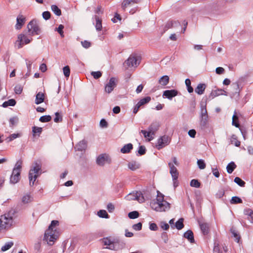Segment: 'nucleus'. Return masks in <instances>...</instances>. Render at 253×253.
Here are the masks:
<instances>
[{
  "label": "nucleus",
  "mask_w": 253,
  "mask_h": 253,
  "mask_svg": "<svg viewBox=\"0 0 253 253\" xmlns=\"http://www.w3.org/2000/svg\"><path fill=\"white\" fill-rule=\"evenodd\" d=\"M58 225V220H52L48 228L45 232L44 240L50 245H53L59 236V232L56 228V227Z\"/></svg>",
  "instance_id": "1"
},
{
  "label": "nucleus",
  "mask_w": 253,
  "mask_h": 253,
  "mask_svg": "<svg viewBox=\"0 0 253 253\" xmlns=\"http://www.w3.org/2000/svg\"><path fill=\"white\" fill-rule=\"evenodd\" d=\"M126 198L127 200H137L140 204L149 199V197H145L140 191H137L135 193H130Z\"/></svg>",
  "instance_id": "6"
},
{
  "label": "nucleus",
  "mask_w": 253,
  "mask_h": 253,
  "mask_svg": "<svg viewBox=\"0 0 253 253\" xmlns=\"http://www.w3.org/2000/svg\"><path fill=\"white\" fill-rule=\"evenodd\" d=\"M51 14L49 11H44L42 13V17L45 20H48L50 18Z\"/></svg>",
  "instance_id": "61"
},
{
  "label": "nucleus",
  "mask_w": 253,
  "mask_h": 253,
  "mask_svg": "<svg viewBox=\"0 0 253 253\" xmlns=\"http://www.w3.org/2000/svg\"><path fill=\"white\" fill-rule=\"evenodd\" d=\"M22 164H23V162L21 160H18L16 162L13 170H16V171H19V172H21Z\"/></svg>",
  "instance_id": "37"
},
{
  "label": "nucleus",
  "mask_w": 253,
  "mask_h": 253,
  "mask_svg": "<svg viewBox=\"0 0 253 253\" xmlns=\"http://www.w3.org/2000/svg\"><path fill=\"white\" fill-rule=\"evenodd\" d=\"M199 225L200 226L201 230L204 235H207L209 233V225L208 223L204 222H199Z\"/></svg>",
  "instance_id": "24"
},
{
  "label": "nucleus",
  "mask_w": 253,
  "mask_h": 253,
  "mask_svg": "<svg viewBox=\"0 0 253 253\" xmlns=\"http://www.w3.org/2000/svg\"><path fill=\"white\" fill-rule=\"evenodd\" d=\"M168 164L169 168L170 169L169 172L171 175L172 179H178L179 173L176 168L174 166V165L171 162L169 163Z\"/></svg>",
  "instance_id": "17"
},
{
  "label": "nucleus",
  "mask_w": 253,
  "mask_h": 253,
  "mask_svg": "<svg viewBox=\"0 0 253 253\" xmlns=\"http://www.w3.org/2000/svg\"><path fill=\"white\" fill-rule=\"evenodd\" d=\"M13 245V243L12 242H7L1 247V250L2 252H5L9 250Z\"/></svg>",
  "instance_id": "46"
},
{
  "label": "nucleus",
  "mask_w": 253,
  "mask_h": 253,
  "mask_svg": "<svg viewBox=\"0 0 253 253\" xmlns=\"http://www.w3.org/2000/svg\"><path fill=\"white\" fill-rule=\"evenodd\" d=\"M139 213L137 211H133L128 213V216L130 219H135L138 217Z\"/></svg>",
  "instance_id": "43"
},
{
  "label": "nucleus",
  "mask_w": 253,
  "mask_h": 253,
  "mask_svg": "<svg viewBox=\"0 0 253 253\" xmlns=\"http://www.w3.org/2000/svg\"><path fill=\"white\" fill-rule=\"evenodd\" d=\"M230 233L231 234V237L235 238V241L237 242V231L235 226H232L230 229Z\"/></svg>",
  "instance_id": "39"
},
{
  "label": "nucleus",
  "mask_w": 253,
  "mask_h": 253,
  "mask_svg": "<svg viewBox=\"0 0 253 253\" xmlns=\"http://www.w3.org/2000/svg\"><path fill=\"white\" fill-rule=\"evenodd\" d=\"M15 211L11 210L7 213L1 216L0 218V227L1 229H8L13 223V218Z\"/></svg>",
  "instance_id": "4"
},
{
  "label": "nucleus",
  "mask_w": 253,
  "mask_h": 253,
  "mask_svg": "<svg viewBox=\"0 0 253 253\" xmlns=\"http://www.w3.org/2000/svg\"><path fill=\"white\" fill-rule=\"evenodd\" d=\"M177 23L176 21H168L164 27L163 32L162 34L164 33L166 31L168 30L169 29L172 28L174 26V24H177Z\"/></svg>",
  "instance_id": "29"
},
{
  "label": "nucleus",
  "mask_w": 253,
  "mask_h": 253,
  "mask_svg": "<svg viewBox=\"0 0 253 253\" xmlns=\"http://www.w3.org/2000/svg\"><path fill=\"white\" fill-rule=\"evenodd\" d=\"M200 183L197 179H192L190 182V186L195 188H199L200 186Z\"/></svg>",
  "instance_id": "50"
},
{
  "label": "nucleus",
  "mask_w": 253,
  "mask_h": 253,
  "mask_svg": "<svg viewBox=\"0 0 253 253\" xmlns=\"http://www.w3.org/2000/svg\"><path fill=\"white\" fill-rule=\"evenodd\" d=\"M184 237L187 239L191 243H194L195 242L194 235L193 232L189 230L187 231L184 234Z\"/></svg>",
  "instance_id": "23"
},
{
  "label": "nucleus",
  "mask_w": 253,
  "mask_h": 253,
  "mask_svg": "<svg viewBox=\"0 0 253 253\" xmlns=\"http://www.w3.org/2000/svg\"><path fill=\"white\" fill-rule=\"evenodd\" d=\"M32 40V38L29 39L27 36L24 34H19L17 37V40L15 42V45L17 46L18 49L21 48L24 45L30 43Z\"/></svg>",
  "instance_id": "7"
},
{
  "label": "nucleus",
  "mask_w": 253,
  "mask_h": 253,
  "mask_svg": "<svg viewBox=\"0 0 253 253\" xmlns=\"http://www.w3.org/2000/svg\"><path fill=\"white\" fill-rule=\"evenodd\" d=\"M81 43L82 46L85 48H88L91 46V43L87 41H83Z\"/></svg>",
  "instance_id": "60"
},
{
  "label": "nucleus",
  "mask_w": 253,
  "mask_h": 253,
  "mask_svg": "<svg viewBox=\"0 0 253 253\" xmlns=\"http://www.w3.org/2000/svg\"><path fill=\"white\" fill-rule=\"evenodd\" d=\"M169 78L168 76L165 75L162 77L159 80V84L165 86L169 83Z\"/></svg>",
  "instance_id": "30"
},
{
  "label": "nucleus",
  "mask_w": 253,
  "mask_h": 253,
  "mask_svg": "<svg viewBox=\"0 0 253 253\" xmlns=\"http://www.w3.org/2000/svg\"><path fill=\"white\" fill-rule=\"evenodd\" d=\"M170 207H155L154 210L158 212L166 211L169 209Z\"/></svg>",
  "instance_id": "42"
},
{
  "label": "nucleus",
  "mask_w": 253,
  "mask_h": 253,
  "mask_svg": "<svg viewBox=\"0 0 253 253\" xmlns=\"http://www.w3.org/2000/svg\"><path fill=\"white\" fill-rule=\"evenodd\" d=\"M224 92V91L221 89L212 90L210 94V97H211V98H213L215 97L223 94Z\"/></svg>",
  "instance_id": "32"
},
{
  "label": "nucleus",
  "mask_w": 253,
  "mask_h": 253,
  "mask_svg": "<svg viewBox=\"0 0 253 253\" xmlns=\"http://www.w3.org/2000/svg\"><path fill=\"white\" fill-rule=\"evenodd\" d=\"M63 71L64 76L68 78L69 77L70 74V69L68 66H66L63 68Z\"/></svg>",
  "instance_id": "52"
},
{
  "label": "nucleus",
  "mask_w": 253,
  "mask_h": 253,
  "mask_svg": "<svg viewBox=\"0 0 253 253\" xmlns=\"http://www.w3.org/2000/svg\"><path fill=\"white\" fill-rule=\"evenodd\" d=\"M215 72L217 74L221 75L224 73L225 70L223 68L219 67L216 68Z\"/></svg>",
  "instance_id": "62"
},
{
  "label": "nucleus",
  "mask_w": 253,
  "mask_h": 253,
  "mask_svg": "<svg viewBox=\"0 0 253 253\" xmlns=\"http://www.w3.org/2000/svg\"><path fill=\"white\" fill-rule=\"evenodd\" d=\"M128 167L131 170H135L140 168V164L136 161H132L128 164Z\"/></svg>",
  "instance_id": "31"
},
{
  "label": "nucleus",
  "mask_w": 253,
  "mask_h": 253,
  "mask_svg": "<svg viewBox=\"0 0 253 253\" xmlns=\"http://www.w3.org/2000/svg\"><path fill=\"white\" fill-rule=\"evenodd\" d=\"M51 117L50 115H45L40 117L39 121L42 123H47L50 121Z\"/></svg>",
  "instance_id": "45"
},
{
  "label": "nucleus",
  "mask_w": 253,
  "mask_h": 253,
  "mask_svg": "<svg viewBox=\"0 0 253 253\" xmlns=\"http://www.w3.org/2000/svg\"><path fill=\"white\" fill-rule=\"evenodd\" d=\"M157 202L158 206H170V204L164 200V195L160 191H157Z\"/></svg>",
  "instance_id": "14"
},
{
  "label": "nucleus",
  "mask_w": 253,
  "mask_h": 253,
  "mask_svg": "<svg viewBox=\"0 0 253 253\" xmlns=\"http://www.w3.org/2000/svg\"><path fill=\"white\" fill-rule=\"evenodd\" d=\"M236 168V165L234 162L230 163L229 164H228L226 167L227 172L229 173H231Z\"/></svg>",
  "instance_id": "36"
},
{
  "label": "nucleus",
  "mask_w": 253,
  "mask_h": 253,
  "mask_svg": "<svg viewBox=\"0 0 253 253\" xmlns=\"http://www.w3.org/2000/svg\"><path fill=\"white\" fill-rule=\"evenodd\" d=\"M33 200V197L28 194H27L23 196L22 198V202L23 204H26L30 203Z\"/></svg>",
  "instance_id": "34"
},
{
  "label": "nucleus",
  "mask_w": 253,
  "mask_h": 253,
  "mask_svg": "<svg viewBox=\"0 0 253 253\" xmlns=\"http://www.w3.org/2000/svg\"><path fill=\"white\" fill-rule=\"evenodd\" d=\"M178 94V91L175 89L166 90L164 91L163 96L169 99H171L173 97L176 96Z\"/></svg>",
  "instance_id": "19"
},
{
  "label": "nucleus",
  "mask_w": 253,
  "mask_h": 253,
  "mask_svg": "<svg viewBox=\"0 0 253 253\" xmlns=\"http://www.w3.org/2000/svg\"><path fill=\"white\" fill-rule=\"evenodd\" d=\"M64 27L63 25L60 24L59 25L57 29V32L59 33V34L60 35L61 37H64V32H63V29Z\"/></svg>",
  "instance_id": "57"
},
{
  "label": "nucleus",
  "mask_w": 253,
  "mask_h": 253,
  "mask_svg": "<svg viewBox=\"0 0 253 253\" xmlns=\"http://www.w3.org/2000/svg\"><path fill=\"white\" fill-rule=\"evenodd\" d=\"M51 9L56 15L60 16L61 15V11L57 5H52L51 6Z\"/></svg>",
  "instance_id": "41"
},
{
  "label": "nucleus",
  "mask_w": 253,
  "mask_h": 253,
  "mask_svg": "<svg viewBox=\"0 0 253 253\" xmlns=\"http://www.w3.org/2000/svg\"><path fill=\"white\" fill-rule=\"evenodd\" d=\"M197 165L198 166V167L201 169H204L206 167V165L205 163V161L202 159H200L197 161Z\"/></svg>",
  "instance_id": "49"
},
{
  "label": "nucleus",
  "mask_w": 253,
  "mask_h": 253,
  "mask_svg": "<svg viewBox=\"0 0 253 253\" xmlns=\"http://www.w3.org/2000/svg\"><path fill=\"white\" fill-rule=\"evenodd\" d=\"M28 32L32 36L39 35L40 33V29L36 20H31L27 25Z\"/></svg>",
  "instance_id": "8"
},
{
  "label": "nucleus",
  "mask_w": 253,
  "mask_h": 253,
  "mask_svg": "<svg viewBox=\"0 0 253 253\" xmlns=\"http://www.w3.org/2000/svg\"><path fill=\"white\" fill-rule=\"evenodd\" d=\"M87 147V142L84 140L80 141L75 147V149L79 151H83L86 149Z\"/></svg>",
  "instance_id": "22"
},
{
  "label": "nucleus",
  "mask_w": 253,
  "mask_h": 253,
  "mask_svg": "<svg viewBox=\"0 0 253 253\" xmlns=\"http://www.w3.org/2000/svg\"><path fill=\"white\" fill-rule=\"evenodd\" d=\"M107 162L110 163V159L105 154H101L97 158L96 163L98 165L103 166Z\"/></svg>",
  "instance_id": "12"
},
{
  "label": "nucleus",
  "mask_w": 253,
  "mask_h": 253,
  "mask_svg": "<svg viewBox=\"0 0 253 253\" xmlns=\"http://www.w3.org/2000/svg\"><path fill=\"white\" fill-rule=\"evenodd\" d=\"M230 143L237 146V137L236 135H233L230 138Z\"/></svg>",
  "instance_id": "56"
},
{
  "label": "nucleus",
  "mask_w": 253,
  "mask_h": 253,
  "mask_svg": "<svg viewBox=\"0 0 253 253\" xmlns=\"http://www.w3.org/2000/svg\"><path fill=\"white\" fill-rule=\"evenodd\" d=\"M150 100L151 97L150 96H147L146 97L141 99L138 103L141 106L149 103L150 101Z\"/></svg>",
  "instance_id": "40"
},
{
  "label": "nucleus",
  "mask_w": 253,
  "mask_h": 253,
  "mask_svg": "<svg viewBox=\"0 0 253 253\" xmlns=\"http://www.w3.org/2000/svg\"><path fill=\"white\" fill-rule=\"evenodd\" d=\"M100 125L102 127H106L108 126V123L105 119H102L100 122Z\"/></svg>",
  "instance_id": "64"
},
{
  "label": "nucleus",
  "mask_w": 253,
  "mask_h": 253,
  "mask_svg": "<svg viewBox=\"0 0 253 253\" xmlns=\"http://www.w3.org/2000/svg\"><path fill=\"white\" fill-rule=\"evenodd\" d=\"M55 117L54 119V121L55 123H59L62 121V116L58 113H55Z\"/></svg>",
  "instance_id": "51"
},
{
  "label": "nucleus",
  "mask_w": 253,
  "mask_h": 253,
  "mask_svg": "<svg viewBox=\"0 0 253 253\" xmlns=\"http://www.w3.org/2000/svg\"><path fill=\"white\" fill-rule=\"evenodd\" d=\"M158 128L159 125L157 123H153L149 126L148 131L141 130V133L143 134L144 137L148 138V141H151L154 138L152 135L155 134Z\"/></svg>",
  "instance_id": "5"
},
{
  "label": "nucleus",
  "mask_w": 253,
  "mask_h": 253,
  "mask_svg": "<svg viewBox=\"0 0 253 253\" xmlns=\"http://www.w3.org/2000/svg\"><path fill=\"white\" fill-rule=\"evenodd\" d=\"M18 118L16 117H13L10 119L9 123L11 126H14L18 122Z\"/></svg>",
  "instance_id": "59"
},
{
  "label": "nucleus",
  "mask_w": 253,
  "mask_h": 253,
  "mask_svg": "<svg viewBox=\"0 0 253 253\" xmlns=\"http://www.w3.org/2000/svg\"><path fill=\"white\" fill-rule=\"evenodd\" d=\"M244 213L248 216V219L250 220L251 222L253 223V211L247 209L244 211Z\"/></svg>",
  "instance_id": "35"
},
{
  "label": "nucleus",
  "mask_w": 253,
  "mask_h": 253,
  "mask_svg": "<svg viewBox=\"0 0 253 253\" xmlns=\"http://www.w3.org/2000/svg\"><path fill=\"white\" fill-rule=\"evenodd\" d=\"M232 125L237 127V113L236 110L232 117Z\"/></svg>",
  "instance_id": "53"
},
{
  "label": "nucleus",
  "mask_w": 253,
  "mask_h": 253,
  "mask_svg": "<svg viewBox=\"0 0 253 253\" xmlns=\"http://www.w3.org/2000/svg\"><path fill=\"white\" fill-rule=\"evenodd\" d=\"M139 2V0H124L122 3V8L124 11H125L126 8L131 4L138 3Z\"/></svg>",
  "instance_id": "21"
},
{
  "label": "nucleus",
  "mask_w": 253,
  "mask_h": 253,
  "mask_svg": "<svg viewBox=\"0 0 253 253\" xmlns=\"http://www.w3.org/2000/svg\"><path fill=\"white\" fill-rule=\"evenodd\" d=\"M116 85L115 79L114 78H111L109 83L106 84L105 86V91L108 93H111L113 90Z\"/></svg>",
  "instance_id": "13"
},
{
  "label": "nucleus",
  "mask_w": 253,
  "mask_h": 253,
  "mask_svg": "<svg viewBox=\"0 0 253 253\" xmlns=\"http://www.w3.org/2000/svg\"><path fill=\"white\" fill-rule=\"evenodd\" d=\"M44 94L41 92H39L36 96L35 103L39 104L44 101Z\"/></svg>",
  "instance_id": "26"
},
{
  "label": "nucleus",
  "mask_w": 253,
  "mask_h": 253,
  "mask_svg": "<svg viewBox=\"0 0 253 253\" xmlns=\"http://www.w3.org/2000/svg\"><path fill=\"white\" fill-rule=\"evenodd\" d=\"M97 215L102 218H109V215L105 210H100L97 212Z\"/></svg>",
  "instance_id": "44"
},
{
  "label": "nucleus",
  "mask_w": 253,
  "mask_h": 253,
  "mask_svg": "<svg viewBox=\"0 0 253 253\" xmlns=\"http://www.w3.org/2000/svg\"><path fill=\"white\" fill-rule=\"evenodd\" d=\"M142 223L141 222H138L133 225L132 228L135 231H139L142 229Z\"/></svg>",
  "instance_id": "58"
},
{
  "label": "nucleus",
  "mask_w": 253,
  "mask_h": 253,
  "mask_svg": "<svg viewBox=\"0 0 253 253\" xmlns=\"http://www.w3.org/2000/svg\"><path fill=\"white\" fill-rule=\"evenodd\" d=\"M42 173V165L41 163L38 161L35 162L33 167L29 170L28 175L31 186L34 185L37 178L41 175Z\"/></svg>",
  "instance_id": "2"
},
{
  "label": "nucleus",
  "mask_w": 253,
  "mask_h": 253,
  "mask_svg": "<svg viewBox=\"0 0 253 253\" xmlns=\"http://www.w3.org/2000/svg\"><path fill=\"white\" fill-rule=\"evenodd\" d=\"M200 117V126L202 128H204L206 127L208 121V115L206 105L201 106Z\"/></svg>",
  "instance_id": "10"
},
{
  "label": "nucleus",
  "mask_w": 253,
  "mask_h": 253,
  "mask_svg": "<svg viewBox=\"0 0 253 253\" xmlns=\"http://www.w3.org/2000/svg\"><path fill=\"white\" fill-rule=\"evenodd\" d=\"M125 64H126L128 67H131L134 66L137 67L139 63L137 62V59L135 56L130 55L125 61Z\"/></svg>",
  "instance_id": "15"
},
{
  "label": "nucleus",
  "mask_w": 253,
  "mask_h": 253,
  "mask_svg": "<svg viewBox=\"0 0 253 253\" xmlns=\"http://www.w3.org/2000/svg\"><path fill=\"white\" fill-rule=\"evenodd\" d=\"M149 228L151 230L156 231L158 230V226L155 223H151L150 224Z\"/></svg>",
  "instance_id": "63"
},
{
  "label": "nucleus",
  "mask_w": 253,
  "mask_h": 253,
  "mask_svg": "<svg viewBox=\"0 0 253 253\" xmlns=\"http://www.w3.org/2000/svg\"><path fill=\"white\" fill-rule=\"evenodd\" d=\"M206 88V84H200L196 87L195 91V92L201 95L204 93Z\"/></svg>",
  "instance_id": "28"
},
{
  "label": "nucleus",
  "mask_w": 253,
  "mask_h": 253,
  "mask_svg": "<svg viewBox=\"0 0 253 253\" xmlns=\"http://www.w3.org/2000/svg\"><path fill=\"white\" fill-rule=\"evenodd\" d=\"M138 153L139 155H143L146 153V148L144 146H140L138 148Z\"/></svg>",
  "instance_id": "54"
},
{
  "label": "nucleus",
  "mask_w": 253,
  "mask_h": 253,
  "mask_svg": "<svg viewBox=\"0 0 253 253\" xmlns=\"http://www.w3.org/2000/svg\"><path fill=\"white\" fill-rule=\"evenodd\" d=\"M171 141V138L166 135H164L160 137L156 144V148L158 150H161L165 146L168 145Z\"/></svg>",
  "instance_id": "9"
},
{
  "label": "nucleus",
  "mask_w": 253,
  "mask_h": 253,
  "mask_svg": "<svg viewBox=\"0 0 253 253\" xmlns=\"http://www.w3.org/2000/svg\"><path fill=\"white\" fill-rule=\"evenodd\" d=\"M133 149V145L131 143H128L125 145L121 149V152L123 154L128 153Z\"/></svg>",
  "instance_id": "27"
},
{
  "label": "nucleus",
  "mask_w": 253,
  "mask_h": 253,
  "mask_svg": "<svg viewBox=\"0 0 253 253\" xmlns=\"http://www.w3.org/2000/svg\"><path fill=\"white\" fill-rule=\"evenodd\" d=\"M183 218H181L177 221L175 224V227L178 230H181L184 227Z\"/></svg>",
  "instance_id": "38"
},
{
  "label": "nucleus",
  "mask_w": 253,
  "mask_h": 253,
  "mask_svg": "<svg viewBox=\"0 0 253 253\" xmlns=\"http://www.w3.org/2000/svg\"><path fill=\"white\" fill-rule=\"evenodd\" d=\"M185 84L187 87V90L189 93H192L193 91V88L191 85V81L189 79L185 80Z\"/></svg>",
  "instance_id": "47"
},
{
  "label": "nucleus",
  "mask_w": 253,
  "mask_h": 253,
  "mask_svg": "<svg viewBox=\"0 0 253 253\" xmlns=\"http://www.w3.org/2000/svg\"><path fill=\"white\" fill-rule=\"evenodd\" d=\"M16 101L14 99H10L3 103L2 106L4 108L8 106H14L16 104Z\"/></svg>",
  "instance_id": "33"
},
{
  "label": "nucleus",
  "mask_w": 253,
  "mask_h": 253,
  "mask_svg": "<svg viewBox=\"0 0 253 253\" xmlns=\"http://www.w3.org/2000/svg\"><path fill=\"white\" fill-rule=\"evenodd\" d=\"M42 131V128L36 126L32 127V135L33 138H38Z\"/></svg>",
  "instance_id": "20"
},
{
  "label": "nucleus",
  "mask_w": 253,
  "mask_h": 253,
  "mask_svg": "<svg viewBox=\"0 0 253 253\" xmlns=\"http://www.w3.org/2000/svg\"><path fill=\"white\" fill-rule=\"evenodd\" d=\"M91 74L95 79H98L102 76V73L100 71L92 72Z\"/></svg>",
  "instance_id": "55"
},
{
  "label": "nucleus",
  "mask_w": 253,
  "mask_h": 253,
  "mask_svg": "<svg viewBox=\"0 0 253 253\" xmlns=\"http://www.w3.org/2000/svg\"><path fill=\"white\" fill-rule=\"evenodd\" d=\"M26 21V18L21 14H19L16 19V24L15 25V28L17 30H20L22 28L23 25Z\"/></svg>",
  "instance_id": "16"
},
{
  "label": "nucleus",
  "mask_w": 253,
  "mask_h": 253,
  "mask_svg": "<svg viewBox=\"0 0 253 253\" xmlns=\"http://www.w3.org/2000/svg\"><path fill=\"white\" fill-rule=\"evenodd\" d=\"M94 18L95 20V22L94 23L96 30L97 31H100L102 30V20L101 18L99 17L97 15H95Z\"/></svg>",
  "instance_id": "25"
},
{
  "label": "nucleus",
  "mask_w": 253,
  "mask_h": 253,
  "mask_svg": "<svg viewBox=\"0 0 253 253\" xmlns=\"http://www.w3.org/2000/svg\"><path fill=\"white\" fill-rule=\"evenodd\" d=\"M20 173L19 171L16 170H13L12 173L10 178V182L12 184H15L17 183L20 179Z\"/></svg>",
  "instance_id": "18"
},
{
  "label": "nucleus",
  "mask_w": 253,
  "mask_h": 253,
  "mask_svg": "<svg viewBox=\"0 0 253 253\" xmlns=\"http://www.w3.org/2000/svg\"><path fill=\"white\" fill-rule=\"evenodd\" d=\"M23 91V86L21 84H17L14 87V92L17 94H20Z\"/></svg>",
  "instance_id": "48"
},
{
  "label": "nucleus",
  "mask_w": 253,
  "mask_h": 253,
  "mask_svg": "<svg viewBox=\"0 0 253 253\" xmlns=\"http://www.w3.org/2000/svg\"><path fill=\"white\" fill-rule=\"evenodd\" d=\"M222 250L226 252L228 250L227 247L225 245H220L219 242L215 241L213 248V253H223Z\"/></svg>",
  "instance_id": "11"
},
{
  "label": "nucleus",
  "mask_w": 253,
  "mask_h": 253,
  "mask_svg": "<svg viewBox=\"0 0 253 253\" xmlns=\"http://www.w3.org/2000/svg\"><path fill=\"white\" fill-rule=\"evenodd\" d=\"M104 245L106 246V248L117 251L123 248L124 244L118 239H113L111 240L110 238H104L102 240Z\"/></svg>",
  "instance_id": "3"
}]
</instances>
